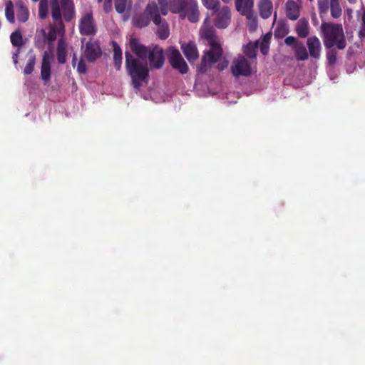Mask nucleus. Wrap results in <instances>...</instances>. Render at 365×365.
I'll return each mask as SVG.
<instances>
[{"mask_svg":"<svg viewBox=\"0 0 365 365\" xmlns=\"http://www.w3.org/2000/svg\"><path fill=\"white\" fill-rule=\"evenodd\" d=\"M186 17H187L188 20L190 22L195 23L198 21L199 19V11L197 9V3L194 1H192L191 3L186 9Z\"/></svg>","mask_w":365,"mask_h":365,"instance_id":"obj_24","label":"nucleus"},{"mask_svg":"<svg viewBox=\"0 0 365 365\" xmlns=\"http://www.w3.org/2000/svg\"><path fill=\"white\" fill-rule=\"evenodd\" d=\"M223 2H225V3H227V2H230L231 1V0H222Z\"/></svg>","mask_w":365,"mask_h":365,"instance_id":"obj_55","label":"nucleus"},{"mask_svg":"<svg viewBox=\"0 0 365 365\" xmlns=\"http://www.w3.org/2000/svg\"><path fill=\"white\" fill-rule=\"evenodd\" d=\"M244 52L249 58H251V41L246 44L244 48Z\"/></svg>","mask_w":365,"mask_h":365,"instance_id":"obj_43","label":"nucleus"},{"mask_svg":"<svg viewBox=\"0 0 365 365\" xmlns=\"http://www.w3.org/2000/svg\"><path fill=\"white\" fill-rule=\"evenodd\" d=\"M231 71L235 76H248L251 68L247 60L243 56H239L233 61Z\"/></svg>","mask_w":365,"mask_h":365,"instance_id":"obj_7","label":"nucleus"},{"mask_svg":"<svg viewBox=\"0 0 365 365\" xmlns=\"http://www.w3.org/2000/svg\"><path fill=\"white\" fill-rule=\"evenodd\" d=\"M247 28L249 29V30H250V31H251V21L247 23Z\"/></svg>","mask_w":365,"mask_h":365,"instance_id":"obj_52","label":"nucleus"},{"mask_svg":"<svg viewBox=\"0 0 365 365\" xmlns=\"http://www.w3.org/2000/svg\"><path fill=\"white\" fill-rule=\"evenodd\" d=\"M51 17L55 25L49 26L48 32L46 33L44 29H38L34 38V45L38 49H43L46 43H52L59 34L62 36L65 34V26L62 19L63 14L61 13L59 4V0H50Z\"/></svg>","mask_w":365,"mask_h":365,"instance_id":"obj_1","label":"nucleus"},{"mask_svg":"<svg viewBox=\"0 0 365 365\" xmlns=\"http://www.w3.org/2000/svg\"><path fill=\"white\" fill-rule=\"evenodd\" d=\"M181 49L190 63H193L199 57L196 44L192 41L182 43Z\"/></svg>","mask_w":365,"mask_h":365,"instance_id":"obj_16","label":"nucleus"},{"mask_svg":"<svg viewBox=\"0 0 365 365\" xmlns=\"http://www.w3.org/2000/svg\"><path fill=\"white\" fill-rule=\"evenodd\" d=\"M57 61L60 64H64L67 60V43L64 38H60L56 48Z\"/></svg>","mask_w":365,"mask_h":365,"instance_id":"obj_19","label":"nucleus"},{"mask_svg":"<svg viewBox=\"0 0 365 365\" xmlns=\"http://www.w3.org/2000/svg\"><path fill=\"white\" fill-rule=\"evenodd\" d=\"M271 38L272 34L267 33L263 36L260 42H259V41H257L255 42V43H252V58H255L256 56L254 53L255 50L258 48L259 43L261 53L264 56L268 54L269 51V44Z\"/></svg>","mask_w":365,"mask_h":365,"instance_id":"obj_18","label":"nucleus"},{"mask_svg":"<svg viewBox=\"0 0 365 365\" xmlns=\"http://www.w3.org/2000/svg\"><path fill=\"white\" fill-rule=\"evenodd\" d=\"M113 60L122 59V50L115 41H113Z\"/></svg>","mask_w":365,"mask_h":365,"instance_id":"obj_36","label":"nucleus"},{"mask_svg":"<svg viewBox=\"0 0 365 365\" xmlns=\"http://www.w3.org/2000/svg\"><path fill=\"white\" fill-rule=\"evenodd\" d=\"M235 6L242 15L246 16L249 21L251 20V0H235Z\"/></svg>","mask_w":365,"mask_h":365,"instance_id":"obj_21","label":"nucleus"},{"mask_svg":"<svg viewBox=\"0 0 365 365\" xmlns=\"http://www.w3.org/2000/svg\"><path fill=\"white\" fill-rule=\"evenodd\" d=\"M287 16L290 20H297L300 14L298 4L293 0H288L286 4Z\"/></svg>","mask_w":365,"mask_h":365,"instance_id":"obj_20","label":"nucleus"},{"mask_svg":"<svg viewBox=\"0 0 365 365\" xmlns=\"http://www.w3.org/2000/svg\"><path fill=\"white\" fill-rule=\"evenodd\" d=\"M52 58L51 54L45 51L41 61V77L44 82H48L51 78V59Z\"/></svg>","mask_w":365,"mask_h":365,"instance_id":"obj_14","label":"nucleus"},{"mask_svg":"<svg viewBox=\"0 0 365 365\" xmlns=\"http://www.w3.org/2000/svg\"><path fill=\"white\" fill-rule=\"evenodd\" d=\"M16 16L21 23H25L29 18V9L22 1L16 2Z\"/></svg>","mask_w":365,"mask_h":365,"instance_id":"obj_23","label":"nucleus"},{"mask_svg":"<svg viewBox=\"0 0 365 365\" xmlns=\"http://www.w3.org/2000/svg\"><path fill=\"white\" fill-rule=\"evenodd\" d=\"M169 61L173 68L178 70L182 74L188 71V66L177 48H172L170 51Z\"/></svg>","mask_w":365,"mask_h":365,"instance_id":"obj_9","label":"nucleus"},{"mask_svg":"<svg viewBox=\"0 0 365 365\" xmlns=\"http://www.w3.org/2000/svg\"><path fill=\"white\" fill-rule=\"evenodd\" d=\"M329 6V0H318V9L321 16L327 14Z\"/></svg>","mask_w":365,"mask_h":365,"instance_id":"obj_31","label":"nucleus"},{"mask_svg":"<svg viewBox=\"0 0 365 365\" xmlns=\"http://www.w3.org/2000/svg\"><path fill=\"white\" fill-rule=\"evenodd\" d=\"M216 12L215 25L219 29L226 28L230 21V10L227 6H223L221 9L214 11Z\"/></svg>","mask_w":365,"mask_h":365,"instance_id":"obj_11","label":"nucleus"},{"mask_svg":"<svg viewBox=\"0 0 365 365\" xmlns=\"http://www.w3.org/2000/svg\"><path fill=\"white\" fill-rule=\"evenodd\" d=\"M102 55V51L99 43L90 40L86 43L84 56L88 62H95Z\"/></svg>","mask_w":365,"mask_h":365,"instance_id":"obj_10","label":"nucleus"},{"mask_svg":"<svg viewBox=\"0 0 365 365\" xmlns=\"http://www.w3.org/2000/svg\"><path fill=\"white\" fill-rule=\"evenodd\" d=\"M192 0H169V10L173 14H179L182 19L186 17V9Z\"/></svg>","mask_w":365,"mask_h":365,"instance_id":"obj_12","label":"nucleus"},{"mask_svg":"<svg viewBox=\"0 0 365 365\" xmlns=\"http://www.w3.org/2000/svg\"><path fill=\"white\" fill-rule=\"evenodd\" d=\"M38 16L41 19H45L48 16V5L38 4Z\"/></svg>","mask_w":365,"mask_h":365,"instance_id":"obj_37","label":"nucleus"},{"mask_svg":"<svg viewBox=\"0 0 365 365\" xmlns=\"http://www.w3.org/2000/svg\"><path fill=\"white\" fill-rule=\"evenodd\" d=\"M227 66V62L225 61L222 63L218 64L217 67L220 71L223 70Z\"/></svg>","mask_w":365,"mask_h":365,"instance_id":"obj_46","label":"nucleus"},{"mask_svg":"<svg viewBox=\"0 0 365 365\" xmlns=\"http://www.w3.org/2000/svg\"><path fill=\"white\" fill-rule=\"evenodd\" d=\"M287 30L284 28H277L275 30L274 36L276 38H282L287 34Z\"/></svg>","mask_w":365,"mask_h":365,"instance_id":"obj_40","label":"nucleus"},{"mask_svg":"<svg viewBox=\"0 0 365 365\" xmlns=\"http://www.w3.org/2000/svg\"><path fill=\"white\" fill-rule=\"evenodd\" d=\"M297 35L300 38H305L309 34V22L305 19H301L297 24L295 29Z\"/></svg>","mask_w":365,"mask_h":365,"instance_id":"obj_25","label":"nucleus"},{"mask_svg":"<svg viewBox=\"0 0 365 365\" xmlns=\"http://www.w3.org/2000/svg\"><path fill=\"white\" fill-rule=\"evenodd\" d=\"M5 16L7 21L13 24L15 21L14 4L11 1H7L5 4Z\"/></svg>","mask_w":365,"mask_h":365,"instance_id":"obj_30","label":"nucleus"},{"mask_svg":"<svg viewBox=\"0 0 365 365\" xmlns=\"http://www.w3.org/2000/svg\"><path fill=\"white\" fill-rule=\"evenodd\" d=\"M252 28L254 27V25L256 24L255 23V19L252 17Z\"/></svg>","mask_w":365,"mask_h":365,"instance_id":"obj_53","label":"nucleus"},{"mask_svg":"<svg viewBox=\"0 0 365 365\" xmlns=\"http://www.w3.org/2000/svg\"><path fill=\"white\" fill-rule=\"evenodd\" d=\"M77 71L80 74H85L87 72V66L86 65L85 61L83 59H81L78 63Z\"/></svg>","mask_w":365,"mask_h":365,"instance_id":"obj_38","label":"nucleus"},{"mask_svg":"<svg viewBox=\"0 0 365 365\" xmlns=\"http://www.w3.org/2000/svg\"><path fill=\"white\" fill-rule=\"evenodd\" d=\"M348 1H349V2H351H351H354V1H355V0H348Z\"/></svg>","mask_w":365,"mask_h":365,"instance_id":"obj_56","label":"nucleus"},{"mask_svg":"<svg viewBox=\"0 0 365 365\" xmlns=\"http://www.w3.org/2000/svg\"><path fill=\"white\" fill-rule=\"evenodd\" d=\"M147 58L151 68L160 69L163 67L165 61L164 51L162 48L155 46L150 48Z\"/></svg>","mask_w":365,"mask_h":365,"instance_id":"obj_6","label":"nucleus"},{"mask_svg":"<svg viewBox=\"0 0 365 365\" xmlns=\"http://www.w3.org/2000/svg\"><path fill=\"white\" fill-rule=\"evenodd\" d=\"M160 6L168 4L167 0H158Z\"/></svg>","mask_w":365,"mask_h":365,"instance_id":"obj_48","label":"nucleus"},{"mask_svg":"<svg viewBox=\"0 0 365 365\" xmlns=\"http://www.w3.org/2000/svg\"><path fill=\"white\" fill-rule=\"evenodd\" d=\"M361 20H362V26L364 27H365V10L363 12V14H362V16H361Z\"/></svg>","mask_w":365,"mask_h":365,"instance_id":"obj_49","label":"nucleus"},{"mask_svg":"<svg viewBox=\"0 0 365 365\" xmlns=\"http://www.w3.org/2000/svg\"><path fill=\"white\" fill-rule=\"evenodd\" d=\"M209 19L207 17L204 21V26L201 29L202 36L208 41L210 49L205 51L201 63L198 67L200 73H205L207 69V63H215L221 58L223 50L218 36L215 34V30L211 26L207 25Z\"/></svg>","mask_w":365,"mask_h":365,"instance_id":"obj_2","label":"nucleus"},{"mask_svg":"<svg viewBox=\"0 0 365 365\" xmlns=\"http://www.w3.org/2000/svg\"><path fill=\"white\" fill-rule=\"evenodd\" d=\"M358 36L361 39L365 38V27H364L363 26L362 28L359 30Z\"/></svg>","mask_w":365,"mask_h":365,"instance_id":"obj_45","label":"nucleus"},{"mask_svg":"<svg viewBox=\"0 0 365 365\" xmlns=\"http://www.w3.org/2000/svg\"><path fill=\"white\" fill-rule=\"evenodd\" d=\"M10 41L14 47H18L19 48L24 44L22 34L19 30H16L11 33L10 36Z\"/></svg>","mask_w":365,"mask_h":365,"instance_id":"obj_28","label":"nucleus"},{"mask_svg":"<svg viewBox=\"0 0 365 365\" xmlns=\"http://www.w3.org/2000/svg\"><path fill=\"white\" fill-rule=\"evenodd\" d=\"M114 67L117 71H120L121 68L122 59H115L113 60Z\"/></svg>","mask_w":365,"mask_h":365,"instance_id":"obj_44","label":"nucleus"},{"mask_svg":"<svg viewBox=\"0 0 365 365\" xmlns=\"http://www.w3.org/2000/svg\"><path fill=\"white\" fill-rule=\"evenodd\" d=\"M102 1H103V0H98V3H101V2H102Z\"/></svg>","mask_w":365,"mask_h":365,"instance_id":"obj_57","label":"nucleus"},{"mask_svg":"<svg viewBox=\"0 0 365 365\" xmlns=\"http://www.w3.org/2000/svg\"><path fill=\"white\" fill-rule=\"evenodd\" d=\"M59 4L63 18L66 21L70 22L75 16L73 0H61Z\"/></svg>","mask_w":365,"mask_h":365,"instance_id":"obj_17","label":"nucleus"},{"mask_svg":"<svg viewBox=\"0 0 365 365\" xmlns=\"http://www.w3.org/2000/svg\"><path fill=\"white\" fill-rule=\"evenodd\" d=\"M131 51L141 60L147 58L150 48L140 43L138 38L133 37L130 39Z\"/></svg>","mask_w":365,"mask_h":365,"instance_id":"obj_13","label":"nucleus"},{"mask_svg":"<svg viewBox=\"0 0 365 365\" xmlns=\"http://www.w3.org/2000/svg\"><path fill=\"white\" fill-rule=\"evenodd\" d=\"M39 4H47L48 5V0H40Z\"/></svg>","mask_w":365,"mask_h":365,"instance_id":"obj_51","label":"nucleus"},{"mask_svg":"<svg viewBox=\"0 0 365 365\" xmlns=\"http://www.w3.org/2000/svg\"><path fill=\"white\" fill-rule=\"evenodd\" d=\"M146 14L153 17V22L158 26V36L163 40L168 38L170 35L169 25L165 20L162 19L159 7L155 1L147 4Z\"/></svg>","mask_w":365,"mask_h":365,"instance_id":"obj_5","label":"nucleus"},{"mask_svg":"<svg viewBox=\"0 0 365 365\" xmlns=\"http://www.w3.org/2000/svg\"><path fill=\"white\" fill-rule=\"evenodd\" d=\"M312 19H313V20H317V17H316V15H315V14H313V15H312Z\"/></svg>","mask_w":365,"mask_h":365,"instance_id":"obj_54","label":"nucleus"},{"mask_svg":"<svg viewBox=\"0 0 365 365\" xmlns=\"http://www.w3.org/2000/svg\"><path fill=\"white\" fill-rule=\"evenodd\" d=\"M125 68L131 78L132 85L138 91L142 82H147L149 78V68L146 62L143 63L132 56L128 51L125 53Z\"/></svg>","mask_w":365,"mask_h":365,"instance_id":"obj_3","label":"nucleus"},{"mask_svg":"<svg viewBox=\"0 0 365 365\" xmlns=\"http://www.w3.org/2000/svg\"><path fill=\"white\" fill-rule=\"evenodd\" d=\"M284 43L287 46H294L295 48L297 45L300 43V41H299L295 37L289 36L284 39Z\"/></svg>","mask_w":365,"mask_h":365,"instance_id":"obj_39","label":"nucleus"},{"mask_svg":"<svg viewBox=\"0 0 365 365\" xmlns=\"http://www.w3.org/2000/svg\"><path fill=\"white\" fill-rule=\"evenodd\" d=\"M295 58L299 61H306L309 58V53L305 46L300 42L294 48Z\"/></svg>","mask_w":365,"mask_h":365,"instance_id":"obj_26","label":"nucleus"},{"mask_svg":"<svg viewBox=\"0 0 365 365\" xmlns=\"http://www.w3.org/2000/svg\"><path fill=\"white\" fill-rule=\"evenodd\" d=\"M76 60H77L76 55V54H73V59H72V63H73V66H75V64H76Z\"/></svg>","mask_w":365,"mask_h":365,"instance_id":"obj_50","label":"nucleus"},{"mask_svg":"<svg viewBox=\"0 0 365 365\" xmlns=\"http://www.w3.org/2000/svg\"><path fill=\"white\" fill-rule=\"evenodd\" d=\"M327 62H328L329 65V66L335 65V63L336 62V56H337L336 51L333 48L327 49Z\"/></svg>","mask_w":365,"mask_h":365,"instance_id":"obj_33","label":"nucleus"},{"mask_svg":"<svg viewBox=\"0 0 365 365\" xmlns=\"http://www.w3.org/2000/svg\"><path fill=\"white\" fill-rule=\"evenodd\" d=\"M321 30L326 49L331 48L334 46L339 50H343L346 48V41L341 24L322 22Z\"/></svg>","mask_w":365,"mask_h":365,"instance_id":"obj_4","label":"nucleus"},{"mask_svg":"<svg viewBox=\"0 0 365 365\" xmlns=\"http://www.w3.org/2000/svg\"><path fill=\"white\" fill-rule=\"evenodd\" d=\"M160 6V8L159 9L160 15L162 14L163 16H166L168 13V4L161 5Z\"/></svg>","mask_w":365,"mask_h":365,"instance_id":"obj_42","label":"nucleus"},{"mask_svg":"<svg viewBox=\"0 0 365 365\" xmlns=\"http://www.w3.org/2000/svg\"><path fill=\"white\" fill-rule=\"evenodd\" d=\"M153 21V17L146 14V9L143 14H140L135 19V25L138 27H145L149 25L150 21Z\"/></svg>","mask_w":365,"mask_h":365,"instance_id":"obj_27","label":"nucleus"},{"mask_svg":"<svg viewBox=\"0 0 365 365\" xmlns=\"http://www.w3.org/2000/svg\"><path fill=\"white\" fill-rule=\"evenodd\" d=\"M113 0H105L103 3V10L106 13H109L112 10Z\"/></svg>","mask_w":365,"mask_h":365,"instance_id":"obj_41","label":"nucleus"},{"mask_svg":"<svg viewBox=\"0 0 365 365\" xmlns=\"http://www.w3.org/2000/svg\"><path fill=\"white\" fill-rule=\"evenodd\" d=\"M310 1H312L313 0H309Z\"/></svg>","mask_w":365,"mask_h":365,"instance_id":"obj_58","label":"nucleus"},{"mask_svg":"<svg viewBox=\"0 0 365 365\" xmlns=\"http://www.w3.org/2000/svg\"><path fill=\"white\" fill-rule=\"evenodd\" d=\"M307 46L309 50V55L314 58L319 59L321 56L322 45L319 39L314 36L307 38Z\"/></svg>","mask_w":365,"mask_h":365,"instance_id":"obj_15","label":"nucleus"},{"mask_svg":"<svg viewBox=\"0 0 365 365\" xmlns=\"http://www.w3.org/2000/svg\"><path fill=\"white\" fill-rule=\"evenodd\" d=\"M127 0H115V9L119 14L125 12L126 9Z\"/></svg>","mask_w":365,"mask_h":365,"instance_id":"obj_35","label":"nucleus"},{"mask_svg":"<svg viewBox=\"0 0 365 365\" xmlns=\"http://www.w3.org/2000/svg\"><path fill=\"white\" fill-rule=\"evenodd\" d=\"M203 5L208 9L217 11L220 6L219 0H202Z\"/></svg>","mask_w":365,"mask_h":365,"instance_id":"obj_34","label":"nucleus"},{"mask_svg":"<svg viewBox=\"0 0 365 365\" xmlns=\"http://www.w3.org/2000/svg\"><path fill=\"white\" fill-rule=\"evenodd\" d=\"M331 15L334 19H338L341 16L342 9L339 0H330Z\"/></svg>","mask_w":365,"mask_h":365,"instance_id":"obj_29","label":"nucleus"},{"mask_svg":"<svg viewBox=\"0 0 365 365\" xmlns=\"http://www.w3.org/2000/svg\"><path fill=\"white\" fill-rule=\"evenodd\" d=\"M19 49H18L17 52H16V53H14V54H13V56H12L13 60H14V63H17V56H18V52H19Z\"/></svg>","mask_w":365,"mask_h":365,"instance_id":"obj_47","label":"nucleus"},{"mask_svg":"<svg viewBox=\"0 0 365 365\" xmlns=\"http://www.w3.org/2000/svg\"><path fill=\"white\" fill-rule=\"evenodd\" d=\"M258 7L262 18L266 19L271 16L273 7L271 0H259Z\"/></svg>","mask_w":365,"mask_h":365,"instance_id":"obj_22","label":"nucleus"},{"mask_svg":"<svg viewBox=\"0 0 365 365\" xmlns=\"http://www.w3.org/2000/svg\"><path fill=\"white\" fill-rule=\"evenodd\" d=\"M79 31L81 34L85 36L96 34L97 29L91 13H87L81 19Z\"/></svg>","mask_w":365,"mask_h":365,"instance_id":"obj_8","label":"nucleus"},{"mask_svg":"<svg viewBox=\"0 0 365 365\" xmlns=\"http://www.w3.org/2000/svg\"><path fill=\"white\" fill-rule=\"evenodd\" d=\"M35 63H36V57H35V56H31L29 58V60L26 63V65L24 69V73L26 75L31 74L34 71Z\"/></svg>","mask_w":365,"mask_h":365,"instance_id":"obj_32","label":"nucleus"}]
</instances>
